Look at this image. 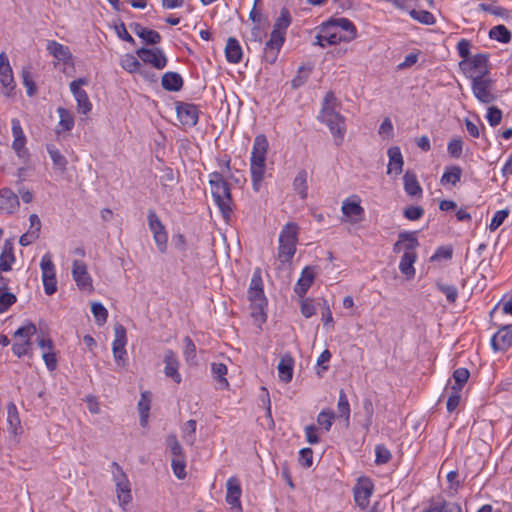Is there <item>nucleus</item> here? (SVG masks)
<instances>
[{"instance_id": "obj_1", "label": "nucleus", "mask_w": 512, "mask_h": 512, "mask_svg": "<svg viewBox=\"0 0 512 512\" xmlns=\"http://www.w3.org/2000/svg\"><path fill=\"white\" fill-rule=\"evenodd\" d=\"M337 105L338 102L334 93L331 91L327 92L318 118L329 127L335 144L340 146L346 133V124L344 116L336 111Z\"/></svg>"}, {"instance_id": "obj_2", "label": "nucleus", "mask_w": 512, "mask_h": 512, "mask_svg": "<svg viewBox=\"0 0 512 512\" xmlns=\"http://www.w3.org/2000/svg\"><path fill=\"white\" fill-rule=\"evenodd\" d=\"M291 24V16L286 8H282L276 19L270 39L264 47L263 59L269 64H274L278 58L280 49L285 41L286 30Z\"/></svg>"}, {"instance_id": "obj_3", "label": "nucleus", "mask_w": 512, "mask_h": 512, "mask_svg": "<svg viewBox=\"0 0 512 512\" xmlns=\"http://www.w3.org/2000/svg\"><path fill=\"white\" fill-rule=\"evenodd\" d=\"M268 147V140L264 134H259L254 138L250 159V171L252 185L255 191H259L264 179Z\"/></svg>"}, {"instance_id": "obj_4", "label": "nucleus", "mask_w": 512, "mask_h": 512, "mask_svg": "<svg viewBox=\"0 0 512 512\" xmlns=\"http://www.w3.org/2000/svg\"><path fill=\"white\" fill-rule=\"evenodd\" d=\"M209 183L215 203L219 207L224 219L228 220L233 212V200L228 182L224 180L222 174L213 172L209 175Z\"/></svg>"}, {"instance_id": "obj_5", "label": "nucleus", "mask_w": 512, "mask_h": 512, "mask_svg": "<svg viewBox=\"0 0 512 512\" xmlns=\"http://www.w3.org/2000/svg\"><path fill=\"white\" fill-rule=\"evenodd\" d=\"M399 238L402 240H408V243L404 246V254L399 264V270L408 279L415 275L414 263L416 261L415 249L419 246V242L415 236V232H401Z\"/></svg>"}, {"instance_id": "obj_6", "label": "nucleus", "mask_w": 512, "mask_h": 512, "mask_svg": "<svg viewBox=\"0 0 512 512\" xmlns=\"http://www.w3.org/2000/svg\"><path fill=\"white\" fill-rule=\"evenodd\" d=\"M298 226L287 223L279 235L278 258L282 262L290 261L296 252Z\"/></svg>"}, {"instance_id": "obj_7", "label": "nucleus", "mask_w": 512, "mask_h": 512, "mask_svg": "<svg viewBox=\"0 0 512 512\" xmlns=\"http://www.w3.org/2000/svg\"><path fill=\"white\" fill-rule=\"evenodd\" d=\"M459 68L471 80L473 77L488 76L490 73L489 55L478 53L469 59L461 60Z\"/></svg>"}, {"instance_id": "obj_8", "label": "nucleus", "mask_w": 512, "mask_h": 512, "mask_svg": "<svg viewBox=\"0 0 512 512\" xmlns=\"http://www.w3.org/2000/svg\"><path fill=\"white\" fill-rule=\"evenodd\" d=\"M494 81L489 77H473L471 80V89L475 98L483 104H491L497 96L493 92Z\"/></svg>"}, {"instance_id": "obj_9", "label": "nucleus", "mask_w": 512, "mask_h": 512, "mask_svg": "<svg viewBox=\"0 0 512 512\" xmlns=\"http://www.w3.org/2000/svg\"><path fill=\"white\" fill-rule=\"evenodd\" d=\"M147 221L149 230L153 234V239L158 250L165 253L167 250L168 233L157 213L153 209L148 210Z\"/></svg>"}, {"instance_id": "obj_10", "label": "nucleus", "mask_w": 512, "mask_h": 512, "mask_svg": "<svg viewBox=\"0 0 512 512\" xmlns=\"http://www.w3.org/2000/svg\"><path fill=\"white\" fill-rule=\"evenodd\" d=\"M37 332L35 324L29 322L28 324L19 327L15 333V338H20L21 341L15 342L12 345V351L13 353L18 356L22 357L23 355H26L29 353L30 347H31V336H33Z\"/></svg>"}, {"instance_id": "obj_11", "label": "nucleus", "mask_w": 512, "mask_h": 512, "mask_svg": "<svg viewBox=\"0 0 512 512\" xmlns=\"http://www.w3.org/2000/svg\"><path fill=\"white\" fill-rule=\"evenodd\" d=\"M136 55L145 63L153 68L162 70L166 67L168 59L160 48L141 47L136 51Z\"/></svg>"}, {"instance_id": "obj_12", "label": "nucleus", "mask_w": 512, "mask_h": 512, "mask_svg": "<svg viewBox=\"0 0 512 512\" xmlns=\"http://www.w3.org/2000/svg\"><path fill=\"white\" fill-rule=\"evenodd\" d=\"M40 266L44 291L47 295H52L57 291V280L55 267L49 254H45L42 257Z\"/></svg>"}, {"instance_id": "obj_13", "label": "nucleus", "mask_w": 512, "mask_h": 512, "mask_svg": "<svg viewBox=\"0 0 512 512\" xmlns=\"http://www.w3.org/2000/svg\"><path fill=\"white\" fill-rule=\"evenodd\" d=\"M115 339L112 344V351L115 358L116 363L123 367L125 366L126 360V350L125 345L127 343L126 339V329L121 324H116L114 327Z\"/></svg>"}, {"instance_id": "obj_14", "label": "nucleus", "mask_w": 512, "mask_h": 512, "mask_svg": "<svg viewBox=\"0 0 512 512\" xmlns=\"http://www.w3.org/2000/svg\"><path fill=\"white\" fill-rule=\"evenodd\" d=\"M72 276L79 289L86 291L93 289L92 279L87 271V265L83 261H73Z\"/></svg>"}, {"instance_id": "obj_15", "label": "nucleus", "mask_w": 512, "mask_h": 512, "mask_svg": "<svg viewBox=\"0 0 512 512\" xmlns=\"http://www.w3.org/2000/svg\"><path fill=\"white\" fill-rule=\"evenodd\" d=\"M176 113L178 120L186 126H195L198 122V108L191 103L177 102Z\"/></svg>"}, {"instance_id": "obj_16", "label": "nucleus", "mask_w": 512, "mask_h": 512, "mask_svg": "<svg viewBox=\"0 0 512 512\" xmlns=\"http://www.w3.org/2000/svg\"><path fill=\"white\" fill-rule=\"evenodd\" d=\"M373 484L369 479H361L354 487V500L356 504L364 510L368 504L369 499L373 493Z\"/></svg>"}, {"instance_id": "obj_17", "label": "nucleus", "mask_w": 512, "mask_h": 512, "mask_svg": "<svg viewBox=\"0 0 512 512\" xmlns=\"http://www.w3.org/2000/svg\"><path fill=\"white\" fill-rule=\"evenodd\" d=\"M20 203L16 193L10 188H2L0 190V210L7 213L13 214L19 209Z\"/></svg>"}, {"instance_id": "obj_18", "label": "nucleus", "mask_w": 512, "mask_h": 512, "mask_svg": "<svg viewBox=\"0 0 512 512\" xmlns=\"http://www.w3.org/2000/svg\"><path fill=\"white\" fill-rule=\"evenodd\" d=\"M511 344L512 325L503 326L491 339V346L495 351H505Z\"/></svg>"}, {"instance_id": "obj_19", "label": "nucleus", "mask_w": 512, "mask_h": 512, "mask_svg": "<svg viewBox=\"0 0 512 512\" xmlns=\"http://www.w3.org/2000/svg\"><path fill=\"white\" fill-rule=\"evenodd\" d=\"M165 369L164 373L167 377L173 379L174 382L179 384L182 381L181 375L178 372L179 361L176 354L172 350H167L164 355Z\"/></svg>"}, {"instance_id": "obj_20", "label": "nucleus", "mask_w": 512, "mask_h": 512, "mask_svg": "<svg viewBox=\"0 0 512 512\" xmlns=\"http://www.w3.org/2000/svg\"><path fill=\"white\" fill-rule=\"evenodd\" d=\"M227 493L226 502L232 507L241 508L240 497L242 489L239 480L236 477H230L226 483Z\"/></svg>"}, {"instance_id": "obj_21", "label": "nucleus", "mask_w": 512, "mask_h": 512, "mask_svg": "<svg viewBox=\"0 0 512 512\" xmlns=\"http://www.w3.org/2000/svg\"><path fill=\"white\" fill-rule=\"evenodd\" d=\"M387 154L389 157L387 174H401L403 170L404 161L400 148L398 146L390 147L387 151Z\"/></svg>"}, {"instance_id": "obj_22", "label": "nucleus", "mask_w": 512, "mask_h": 512, "mask_svg": "<svg viewBox=\"0 0 512 512\" xmlns=\"http://www.w3.org/2000/svg\"><path fill=\"white\" fill-rule=\"evenodd\" d=\"M315 278V273L312 267L307 266L302 270L301 277L298 279L294 288L295 293L299 297H304L308 289L312 285Z\"/></svg>"}, {"instance_id": "obj_23", "label": "nucleus", "mask_w": 512, "mask_h": 512, "mask_svg": "<svg viewBox=\"0 0 512 512\" xmlns=\"http://www.w3.org/2000/svg\"><path fill=\"white\" fill-rule=\"evenodd\" d=\"M321 31L325 33L326 43L329 45H335L340 42H349L342 32H339V28L333 22L327 21L321 25Z\"/></svg>"}, {"instance_id": "obj_24", "label": "nucleus", "mask_w": 512, "mask_h": 512, "mask_svg": "<svg viewBox=\"0 0 512 512\" xmlns=\"http://www.w3.org/2000/svg\"><path fill=\"white\" fill-rule=\"evenodd\" d=\"M404 190L411 197H422L423 190L420 186L417 176L412 171H406L403 176Z\"/></svg>"}, {"instance_id": "obj_25", "label": "nucleus", "mask_w": 512, "mask_h": 512, "mask_svg": "<svg viewBox=\"0 0 512 512\" xmlns=\"http://www.w3.org/2000/svg\"><path fill=\"white\" fill-rule=\"evenodd\" d=\"M242 48L238 40L234 37H229L225 47V56L229 63H239L242 59Z\"/></svg>"}, {"instance_id": "obj_26", "label": "nucleus", "mask_w": 512, "mask_h": 512, "mask_svg": "<svg viewBox=\"0 0 512 512\" xmlns=\"http://www.w3.org/2000/svg\"><path fill=\"white\" fill-rule=\"evenodd\" d=\"M183 78L177 72H166L162 76V87L167 91L177 92L183 87Z\"/></svg>"}, {"instance_id": "obj_27", "label": "nucleus", "mask_w": 512, "mask_h": 512, "mask_svg": "<svg viewBox=\"0 0 512 512\" xmlns=\"http://www.w3.org/2000/svg\"><path fill=\"white\" fill-rule=\"evenodd\" d=\"M46 49L59 61L68 62L72 58L69 48L54 40L48 41Z\"/></svg>"}, {"instance_id": "obj_28", "label": "nucleus", "mask_w": 512, "mask_h": 512, "mask_svg": "<svg viewBox=\"0 0 512 512\" xmlns=\"http://www.w3.org/2000/svg\"><path fill=\"white\" fill-rule=\"evenodd\" d=\"M341 210L342 213L349 218L357 217L364 213V209L361 207L360 200L357 196H352L344 200Z\"/></svg>"}, {"instance_id": "obj_29", "label": "nucleus", "mask_w": 512, "mask_h": 512, "mask_svg": "<svg viewBox=\"0 0 512 512\" xmlns=\"http://www.w3.org/2000/svg\"><path fill=\"white\" fill-rule=\"evenodd\" d=\"M293 365H294V360L290 356L282 357V359L278 363L277 369H278L279 377L283 382L288 383L292 380Z\"/></svg>"}, {"instance_id": "obj_30", "label": "nucleus", "mask_w": 512, "mask_h": 512, "mask_svg": "<svg viewBox=\"0 0 512 512\" xmlns=\"http://www.w3.org/2000/svg\"><path fill=\"white\" fill-rule=\"evenodd\" d=\"M7 421L9 429L14 435L22 433L21 421L15 404L10 403L7 406Z\"/></svg>"}, {"instance_id": "obj_31", "label": "nucleus", "mask_w": 512, "mask_h": 512, "mask_svg": "<svg viewBox=\"0 0 512 512\" xmlns=\"http://www.w3.org/2000/svg\"><path fill=\"white\" fill-rule=\"evenodd\" d=\"M151 404V394L148 391L141 393V398L138 402V411L140 415V424L145 427L148 422L149 411Z\"/></svg>"}, {"instance_id": "obj_32", "label": "nucleus", "mask_w": 512, "mask_h": 512, "mask_svg": "<svg viewBox=\"0 0 512 512\" xmlns=\"http://www.w3.org/2000/svg\"><path fill=\"white\" fill-rule=\"evenodd\" d=\"M329 21L333 22L336 27L339 28V32H342L348 41H351L356 37V27L349 19L338 18L331 19Z\"/></svg>"}, {"instance_id": "obj_33", "label": "nucleus", "mask_w": 512, "mask_h": 512, "mask_svg": "<svg viewBox=\"0 0 512 512\" xmlns=\"http://www.w3.org/2000/svg\"><path fill=\"white\" fill-rule=\"evenodd\" d=\"M248 297L253 306V314L259 312L264 314L263 309L267 305V300L264 295L263 289H254V291H248Z\"/></svg>"}, {"instance_id": "obj_34", "label": "nucleus", "mask_w": 512, "mask_h": 512, "mask_svg": "<svg viewBox=\"0 0 512 512\" xmlns=\"http://www.w3.org/2000/svg\"><path fill=\"white\" fill-rule=\"evenodd\" d=\"M46 149L54 167L59 169L61 172L65 171L68 163L66 157L61 154L54 144H47Z\"/></svg>"}, {"instance_id": "obj_35", "label": "nucleus", "mask_w": 512, "mask_h": 512, "mask_svg": "<svg viewBox=\"0 0 512 512\" xmlns=\"http://www.w3.org/2000/svg\"><path fill=\"white\" fill-rule=\"evenodd\" d=\"M461 176H462V168L461 167L456 166V165L448 166V167H446V169L440 179V183L442 185L451 183L452 185L455 186L460 181Z\"/></svg>"}, {"instance_id": "obj_36", "label": "nucleus", "mask_w": 512, "mask_h": 512, "mask_svg": "<svg viewBox=\"0 0 512 512\" xmlns=\"http://www.w3.org/2000/svg\"><path fill=\"white\" fill-rule=\"evenodd\" d=\"M76 102H77V110L81 114H88L92 109V104L89 101L88 95L85 90H76L71 91Z\"/></svg>"}, {"instance_id": "obj_37", "label": "nucleus", "mask_w": 512, "mask_h": 512, "mask_svg": "<svg viewBox=\"0 0 512 512\" xmlns=\"http://www.w3.org/2000/svg\"><path fill=\"white\" fill-rule=\"evenodd\" d=\"M57 112L59 114V123L58 126L60 129L57 130V133H60L61 131H70L74 127V117L72 113L67 110L66 108L59 107L57 109Z\"/></svg>"}, {"instance_id": "obj_38", "label": "nucleus", "mask_w": 512, "mask_h": 512, "mask_svg": "<svg viewBox=\"0 0 512 512\" xmlns=\"http://www.w3.org/2000/svg\"><path fill=\"white\" fill-rule=\"evenodd\" d=\"M293 189L300 195L301 199L307 198V172L300 170L293 181Z\"/></svg>"}, {"instance_id": "obj_39", "label": "nucleus", "mask_w": 512, "mask_h": 512, "mask_svg": "<svg viewBox=\"0 0 512 512\" xmlns=\"http://www.w3.org/2000/svg\"><path fill=\"white\" fill-rule=\"evenodd\" d=\"M6 263L12 269V264L15 262L14 256V243L12 239H6L4 242L3 250L0 255V264Z\"/></svg>"}, {"instance_id": "obj_40", "label": "nucleus", "mask_w": 512, "mask_h": 512, "mask_svg": "<svg viewBox=\"0 0 512 512\" xmlns=\"http://www.w3.org/2000/svg\"><path fill=\"white\" fill-rule=\"evenodd\" d=\"M489 37L501 43H508L511 40V32L504 25H497L490 29Z\"/></svg>"}, {"instance_id": "obj_41", "label": "nucleus", "mask_w": 512, "mask_h": 512, "mask_svg": "<svg viewBox=\"0 0 512 512\" xmlns=\"http://www.w3.org/2000/svg\"><path fill=\"white\" fill-rule=\"evenodd\" d=\"M165 443L173 456L172 458L186 457L183 448L175 434L168 435L165 439Z\"/></svg>"}, {"instance_id": "obj_42", "label": "nucleus", "mask_w": 512, "mask_h": 512, "mask_svg": "<svg viewBox=\"0 0 512 512\" xmlns=\"http://www.w3.org/2000/svg\"><path fill=\"white\" fill-rule=\"evenodd\" d=\"M16 301V296L7 287H0V313L6 312Z\"/></svg>"}, {"instance_id": "obj_43", "label": "nucleus", "mask_w": 512, "mask_h": 512, "mask_svg": "<svg viewBox=\"0 0 512 512\" xmlns=\"http://www.w3.org/2000/svg\"><path fill=\"white\" fill-rule=\"evenodd\" d=\"M121 67L129 73H137L141 68L138 58L132 54H126L120 62Z\"/></svg>"}, {"instance_id": "obj_44", "label": "nucleus", "mask_w": 512, "mask_h": 512, "mask_svg": "<svg viewBox=\"0 0 512 512\" xmlns=\"http://www.w3.org/2000/svg\"><path fill=\"white\" fill-rule=\"evenodd\" d=\"M337 408H338L339 416L343 417L345 419L346 423L348 424L349 418H350V404H349L348 398L343 389H341L339 392Z\"/></svg>"}, {"instance_id": "obj_45", "label": "nucleus", "mask_w": 512, "mask_h": 512, "mask_svg": "<svg viewBox=\"0 0 512 512\" xmlns=\"http://www.w3.org/2000/svg\"><path fill=\"white\" fill-rule=\"evenodd\" d=\"M212 373L214 378L220 383L222 388H227L229 383L225 378L227 374V366L223 363H213L212 364Z\"/></svg>"}, {"instance_id": "obj_46", "label": "nucleus", "mask_w": 512, "mask_h": 512, "mask_svg": "<svg viewBox=\"0 0 512 512\" xmlns=\"http://www.w3.org/2000/svg\"><path fill=\"white\" fill-rule=\"evenodd\" d=\"M182 438L188 445H193L195 442L196 421L193 419L188 420L182 428Z\"/></svg>"}, {"instance_id": "obj_47", "label": "nucleus", "mask_w": 512, "mask_h": 512, "mask_svg": "<svg viewBox=\"0 0 512 512\" xmlns=\"http://www.w3.org/2000/svg\"><path fill=\"white\" fill-rule=\"evenodd\" d=\"M0 82L2 86L7 90V93L13 91L15 88V82L11 66L0 70Z\"/></svg>"}, {"instance_id": "obj_48", "label": "nucleus", "mask_w": 512, "mask_h": 512, "mask_svg": "<svg viewBox=\"0 0 512 512\" xmlns=\"http://www.w3.org/2000/svg\"><path fill=\"white\" fill-rule=\"evenodd\" d=\"M117 488V497L121 505H126L131 501L130 483L128 481L119 482Z\"/></svg>"}, {"instance_id": "obj_49", "label": "nucleus", "mask_w": 512, "mask_h": 512, "mask_svg": "<svg viewBox=\"0 0 512 512\" xmlns=\"http://www.w3.org/2000/svg\"><path fill=\"white\" fill-rule=\"evenodd\" d=\"M479 8L482 11L488 12L492 15H495V16H498V17H501L504 19L509 17V11L506 8L497 6L494 3H491V4L480 3Z\"/></svg>"}, {"instance_id": "obj_50", "label": "nucleus", "mask_w": 512, "mask_h": 512, "mask_svg": "<svg viewBox=\"0 0 512 512\" xmlns=\"http://www.w3.org/2000/svg\"><path fill=\"white\" fill-rule=\"evenodd\" d=\"M21 74L23 79V85L27 89V95L31 97L36 93L37 86L32 78L30 67H23Z\"/></svg>"}, {"instance_id": "obj_51", "label": "nucleus", "mask_w": 512, "mask_h": 512, "mask_svg": "<svg viewBox=\"0 0 512 512\" xmlns=\"http://www.w3.org/2000/svg\"><path fill=\"white\" fill-rule=\"evenodd\" d=\"M410 16L418 22L425 25H432L435 23V18L432 13L426 10H411Z\"/></svg>"}, {"instance_id": "obj_52", "label": "nucleus", "mask_w": 512, "mask_h": 512, "mask_svg": "<svg viewBox=\"0 0 512 512\" xmlns=\"http://www.w3.org/2000/svg\"><path fill=\"white\" fill-rule=\"evenodd\" d=\"M436 287L446 296L449 303H454L456 301L458 297V290L454 285L437 282Z\"/></svg>"}, {"instance_id": "obj_53", "label": "nucleus", "mask_w": 512, "mask_h": 512, "mask_svg": "<svg viewBox=\"0 0 512 512\" xmlns=\"http://www.w3.org/2000/svg\"><path fill=\"white\" fill-rule=\"evenodd\" d=\"M470 372L466 368H457L453 372V379L455 381L456 390L461 391L464 384L468 381Z\"/></svg>"}, {"instance_id": "obj_54", "label": "nucleus", "mask_w": 512, "mask_h": 512, "mask_svg": "<svg viewBox=\"0 0 512 512\" xmlns=\"http://www.w3.org/2000/svg\"><path fill=\"white\" fill-rule=\"evenodd\" d=\"M171 466L174 472V475L178 479H184L186 477V457L180 458H172Z\"/></svg>"}, {"instance_id": "obj_55", "label": "nucleus", "mask_w": 512, "mask_h": 512, "mask_svg": "<svg viewBox=\"0 0 512 512\" xmlns=\"http://www.w3.org/2000/svg\"><path fill=\"white\" fill-rule=\"evenodd\" d=\"M375 463L377 465L386 464L391 460V452L382 444L375 446Z\"/></svg>"}, {"instance_id": "obj_56", "label": "nucleus", "mask_w": 512, "mask_h": 512, "mask_svg": "<svg viewBox=\"0 0 512 512\" xmlns=\"http://www.w3.org/2000/svg\"><path fill=\"white\" fill-rule=\"evenodd\" d=\"M91 312L99 325H102L106 322L108 311L101 303H93L91 306Z\"/></svg>"}, {"instance_id": "obj_57", "label": "nucleus", "mask_w": 512, "mask_h": 512, "mask_svg": "<svg viewBox=\"0 0 512 512\" xmlns=\"http://www.w3.org/2000/svg\"><path fill=\"white\" fill-rule=\"evenodd\" d=\"M334 418H335V414L333 411L323 410L318 414L317 422L319 425L323 426L326 431H329L332 426Z\"/></svg>"}, {"instance_id": "obj_58", "label": "nucleus", "mask_w": 512, "mask_h": 512, "mask_svg": "<svg viewBox=\"0 0 512 512\" xmlns=\"http://www.w3.org/2000/svg\"><path fill=\"white\" fill-rule=\"evenodd\" d=\"M447 151L452 158H459L463 151V141L460 138L452 139L448 143Z\"/></svg>"}, {"instance_id": "obj_59", "label": "nucleus", "mask_w": 512, "mask_h": 512, "mask_svg": "<svg viewBox=\"0 0 512 512\" xmlns=\"http://www.w3.org/2000/svg\"><path fill=\"white\" fill-rule=\"evenodd\" d=\"M140 38L145 42L147 45H156L161 42V35L152 29L146 28L143 32V34L140 36Z\"/></svg>"}, {"instance_id": "obj_60", "label": "nucleus", "mask_w": 512, "mask_h": 512, "mask_svg": "<svg viewBox=\"0 0 512 512\" xmlns=\"http://www.w3.org/2000/svg\"><path fill=\"white\" fill-rule=\"evenodd\" d=\"M486 118L489 124L495 127L501 123L502 111L496 106H490L487 110Z\"/></svg>"}, {"instance_id": "obj_61", "label": "nucleus", "mask_w": 512, "mask_h": 512, "mask_svg": "<svg viewBox=\"0 0 512 512\" xmlns=\"http://www.w3.org/2000/svg\"><path fill=\"white\" fill-rule=\"evenodd\" d=\"M403 215L410 221H416L424 215V209L421 206H408L403 210Z\"/></svg>"}, {"instance_id": "obj_62", "label": "nucleus", "mask_w": 512, "mask_h": 512, "mask_svg": "<svg viewBox=\"0 0 512 512\" xmlns=\"http://www.w3.org/2000/svg\"><path fill=\"white\" fill-rule=\"evenodd\" d=\"M509 213L510 212L508 209H502L497 211L491 220L489 229L491 231H495L497 228H499L503 224L505 219L509 216Z\"/></svg>"}, {"instance_id": "obj_63", "label": "nucleus", "mask_w": 512, "mask_h": 512, "mask_svg": "<svg viewBox=\"0 0 512 512\" xmlns=\"http://www.w3.org/2000/svg\"><path fill=\"white\" fill-rule=\"evenodd\" d=\"M460 400H461L460 391L456 390V386H452V393L448 397L447 405H446L448 412L451 413V412L455 411L456 408L459 406Z\"/></svg>"}, {"instance_id": "obj_64", "label": "nucleus", "mask_w": 512, "mask_h": 512, "mask_svg": "<svg viewBox=\"0 0 512 512\" xmlns=\"http://www.w3.org/2000/svg\"><path fill=\"white\" fill-rule=\"evenodd\" d=\"M299 462L303 467L309 468L313 464V451L311 448H302L299 452Z\"/></svg>"}]
</instances>
